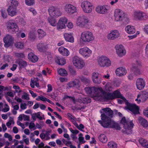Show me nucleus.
Returning <instances> with one entry per match:
<instances>
[{
    "label": "nucleus",
    "instance_id": "1",
    "mask_svg": "<svg viewBox=\"0 0 148 148\" xmlns=\"http://www.w3.org/2000/svg\"><path fill=\"white\" fill-rule=\"evenodd\" d=\"M101 116L102 121H98L104 127L111 128H115L116 130H120L121 127L119 124L112 121L110 118L106 116L105 114H102Z\"/></svg>",
    "mask_w": 148,
    "mask_h": 148
},
{
    "label": "nucleus",
    "instance_id": "2",
    "mask_svg": "<svg viewBox=\"0 0 148 148\" xmlns=\"http://www.w3.org/2000/svg\"><path fill=\"white\" fill-rule=\"evenodd\" d=\"M84 90L87 94L92 95V97L95 100H99L101 96L102 90L101 88L95 86L88 87L85 88Z\"/></svg>",
    "mask_w": 148,
    "mask_h": 148
},
{
    "label": "nucleus",
    "instance_id": "3",
    "mask_svg": "<svg viewBox=\"0 0 148 148\" xmlns=\"http://www.w3.org/2000/svg\"><path fill=\"white\" fill-rule=\"evenodd\" d=\"M90 23V21L89 19L84 15L79 16L77 18L76 22L77 26L82 28L88 27Z\"/></svg>",
    "mask_w": 148,
    "mask_h": 148
},
{
    "label": "nucleus",
    "instance_id": "4",
    "mask_svg": "<svg viewBox=\"0 0 148 148\" xmlns=\"http://www.w3.org/2000/svg\"><path fill=\"white\" fill-rule=\"evenodd\" d=\"M80 38L84 42H89L94 40L95 36L92 32L86 31L81 33Z\"/></svg>",
    "mask_w": 148,
    "mask_h": 148
},
{
    "label": "nucleus",
    "instance_id": "5",
    "mask_svg": "<svg viewBox=\"0 0 148 148\" xmlns=\"http://www.w3.org/2000/svg\"><path fill=\"white\" fill-rule=\"evenodd\" d=\"M48 12L49 15L51 17L58 18L61 16L62 14L59 8L53 6L49 7Z\"/></svg>",
    "mask_w": 148,
    "mask_h": 148
},
{
    "label": "nucleus",
    "instance_id": "6",
    "mask_svg": "<svg viewBox=\"0 0 148 148\" xmlns=\"http://www.w3.org/2000/svg\"><path fill=\"white\" fill-rule=\"evenodd\" d=\"M98 65L101 67H108L111 65V62L106 56H102L99 58L98 60Z\"/></svg>",
    "mask_w": 148,
    "mask_h": 148
},
{
    "label": "nucleus",
    "instance_id": "7",
    "mask_svg": "<svg viewBox=\"0 0 148 148\" xmlns=\"http://www.w3.org/2000/svg\"><path fill=\"white\" fill-rule=\"evenodd\" d=\"M92 4L87 1H84L81 4L83 11L85 13H90L92 11Z\"/></svg>",
    "mask_w": 148,
    "mask_h": 148
},
{
    "label": "nucleus",
    "instance_id": "8",
    "mask_svg": "<svg viewBox=\"0 0 148 148\" xmlns=\"http://www.w3.org/2000/svg\"><path fill=\"white\" fill-rule=\"evenodd\" d=\"M73 62L74 65L78 69H81L85 65L83 61L77 56L73 57Z\"/></svg>",
    "mask_w": 148,
    "mask_h": 148
},
{
    "label": "nucleus",
    "instance_id": "9",
    "mask_svg": "<svg viewBox=\"0 0 148 148\" xmlns=\"http://www.w3.org/2000/svg\"><path fill=\"white\" fill-rule=\"evenodd\" d=\"M134 18L136 20H145L148 18V15L140 11H135L134 13Z\"/></svg>",
    "mask_w": 148,
    "mask_h": 148
},
{
    "label": "nucleus",
    "instance_id": "10",
    "mask_svg": "<svg viewBox=\"0 0 148 148\" xmlns=\"http://www.w3.org/2000/svg\"><path fill=\"white\" fill-rule=\"evenodd\" d=\"M109 9V7L107 5H99L96 7L95 11L98 13L104 14L108 12Z\"/></svg>",
    "mask_w": 148,
    "mask_h": 148
},
{
    "label": "nucleus",
    "instance_id": "11",
    "mask_svg": "<svg viewBox=\"0 0 148 148\" xmlns=\"http://www.w3.org/2000/svg\"><path fill=\"white\" fill-rule=\"evenodd\" d=\"M125 109L130 110L134 114H136L139 113V108L135 104L127 103L126 106L125 107Z\"/></svg>",
    "mask_w": 148,
    "mask_h": 148
},
{
    "label": "nucleus",
    "instance_id": "12",
    "mask_svg": "<svg viewBox=\"0 0 148 148\" xmlns=\"http://www.w3.org/2000/svg\"><path fill=\"white\" fill-rule=\"evenodd\" d=\"M114 16L115 20L116 21H122L125 17V13L119 9H117L115 10Z\"/></svg>",
    "mask_w": 148,
    "mask_h": 148
},
{
    "label": "nucleus",
    "instance_id": "13",
    "mask_svg": "<svg viewBox=\"0 0 148 148\" xmlns=\"http://www.w3.org/2000/svg\"><path fill=\"white\" fill-rule=\"evenodd\" d=\"M79 53L84 57L88 58L91 54L92 51L88 47H84L79 49Z\"/></svg>",
    "mask_w": 148,
    "mask_h": 148
},
{
    "label": "nucleus",
    "instance_id": "14",
    "mask_svg": "<svg viewBox=\"0 0 148 148\" xmlns=\"http://www.w3.org/2000/svg\"><path fill=\"white\" fill-rule=\"evenodd\" d=\"M3 41L5 43L4 46L8 47L12 45L14 42V38L11 36L7 34L3 38Z\"/></svg>",
    "mask_w": 148,
    "mask_h": 148
},
{
    "label": "nucleus",
    "instance_id": "15",
    "mask_svg": "<svg viewBox=\"0 0 148 148\" xmlns=\"http://www.w3.org/2000/svg\"><path fill=\"white\" fill-rule=\"evenodd\" d=\"M116 52L117 55L119 57L125 55L126 51L123 46L121 45H117L115 46Z\"/></svg>",
    "mask_w": 148,
    "mask_h": 148
},
{
    "label": "nucleus",
    "instance_id": "16",
    "mask_svg": "<svg viewBox=\"0 0 148 148\" xmlns=\"http://www.w3.org/2000/svg\"><path fill=\"white\" fill-rule=\"evenodd\" d=\"M65 11L67 13L71 14L77 11L75 6L71 4H66L64 8Z\"/></svg>",
    "mask_w": 148,
    "mask_h": 148
},
{
    "label": "nucleus",
    "instance_id": "17",
    "mask_svg": "<svg viewBox=\"0 0 148 148\" xmlns=\"http://www.w3.org/2000/svg\"><path fill=\"white\" fill-rule=\"evenodd\" d=\"M120 36V34L117 30H115L111 31L110 33L107 36V38L109 40H114Z\"/></svg>",
    "mask_w": 148,
    "mask_h": 148
},
{
    "label": "nucleus",
    "instance_id": "18",
    "mask_svg": "<svg viewBox=\"0 0 148 148\" xmlns=\"http://www.w3.org/2000/svg\"><path fill=\"white\" fill-rule=\"evenodd\" d=\"M67 18L64 17L60 18L57 24V28L59 29H63L65 27V25L67 22Z\"/></svg>",
    "mask_w": 148,
    "mask_h": 148
},
{
    "label": "nucleus",
    "instance_id": "19",
    "mask_svg": "<svg viewBox=\"0 0 148 148\" xmlns=\"http://www.w3.org/2000/svg\"><path fill=\"white\" fill-rule=\"evenodd\" d=\"M134 124L132 121H129L127 124L123 126L125 130L124 132L127 134H129L131 133V129L133 127Z\"/></svg>",
    "mask_w": 148,
    "mask_h": 148
},
{
    "label": "nucleus",
    "instance_id": "20",
    "mask_svg": "<svg viewBox=\"0 0 148 148\" xmlns=\"http://www.w3.org/2000/svg\"><path fill=\"white\" fill-rule=\"evenodd\" d=\"M7 28L9 30H11L12 33H16L18 30V27L15 23H8Z\"/></svg>",
    "mask_w": 148,
    "mask_h": 148
},
{
    "label": "nucleus",
    "instance_id": "21",
    "mask_svg": "<svg viewBox=\"0 0 148 148\" xmlns=\"http://www.w3.org/2000/svg\"><path fill=\"white\" fill-rule=\"evenodd\" d=\"M136 85L138 89L141 90L143 89L145 85V82L143 79H138L136 82Z\"/></svg>",
    "mask_w": 148,
    "mask_h": 148
},
{
    "label": "nucleus",
    "instance_id": "22",
    "mask_svg": "<svg viewBox=\"0 0 148 148\" xmlns=\"http://www.w3.org/2000/svg\"><path fill=\"white\" fill-rule=\"evenodd\" d=\"M99 75L98 73L94 72L92 75V78L93 82L97 84H100L101 82V79L99 78Z\"/></svg>",
    "mask_w": 148,
    "mask_h": 148
},
{
    "label": "nucleus",
    "instance_id": "23",
    "mask_svg": "<svg viewBox=\"0 0 148 148\" xmlns=\"http://www.w3.org/2000/svg\"><path fill=\"white\" fill-rule=\"evenodd\" d=\"M112 93L103 92L102 90V93L101 96L100 97L99 99L103 98L104 99L107 100H112L113 99Z\"/></svg>",
    "mask_w": 148,
    "mask_h": 148
},
{
    "label": "nucleus",
    "instance_id": "24",
    "mask_svg": "<svg viewBox=\"0 0 148 148\" xmlns=\"http://www.w3.org/2000/svg\"><path fill=\"white\" fill-rule=\"evenodd\" d=\"M102 110L104 112L103 114H105V115L107 116H108L110 117H112L113 116V112L111 109L109 108L102 109ZM101 113L102 114V111H100Z\"/></svg>",
    "mask_w": 148,
    "mask_h": 148
},
{
    "label": "nucleus",
    "instance_id": "25",
    "mask_svg": "<svg viewBox=\"0 0 148 148\" xmlns=\"http://www.w3.org/2000/svg\"><path fill=\"white\" fill-rule=\"evenodd\" d=\"M16 8L12 6H10L7 10L8 15L12 16L15 15L17 13Z\"/></svg>",
    "mask_w": 148,
    "mask_h": 148
},
{
    "label": "nucleus",
    "instance_id": "26",
    "mask_svg": "<svg viewBox=\"0 0 148 148\" xmlns=\"http://www.w3.org/2000/svg\"><path fill=\"white\" fill-rule=\"evenodd\" d=\"M116 74L118 76H121L126 74L127 71L125 68L122 67H120L116 69Z\"/></svg>",
    "mask_w": 148,
    "mask_h": 148
},
{
    "label": "nucleus",
    "instance_id": "27",
    "mask_svg": "<svg viewBox=\"0 0 148 148\" xmlns=\"http://www.w3.org/2000/svg\"><path fill=\"white\" fill-rule=\"evenodd\" d=\"M28 58L29 61L33 62H35L38 60L37 56L32 52H30L28 54Z\"/></svg>",
    "mask_w": 148,
    "mask_h": 148
},
{
    "label": "nucleus",
    "instance_id": "28",
    "mask_svg": "<svg viewBox=\"0 0 148 148\" xmlns=\"http://www.w3.org/2000/svg\"><path fill=\"white\" fill-rule=\"evenodd\" d=\"M64 38L67 42H74V38L71 34L65 33L64 34Z\"/></svg>",
    "mask_w": 148,
    "mask_h": 148
},
{
    "label": "nucleus",
    "instance_id": "29",
    "mask_svg": "<svg viewBox=\"0 0 148 148\" xmlns=\"http://www.w3.org/2000/svg\"><path fill=\"white\" fill-rule=\"evenodd\" d=\"M141 97V99L143 101H145L148 98V92L145 91H143L142 92L141 95L139 94L138 95V98Z\"/></svg>",
    "mask_w": 148,
    "mask_h": 148
},
{
    "label": "nucleus",
    "instance_id": "30",
    "mask_svg": "<svg viewBox=\"0 0 148 148\" xmlns=\"http://www.w3.org/2000/svg\"><path fill=\"white\" fill-rule=\"evenodd\" d=\"M113 99L116 98H120L123 100H125V98L123 97L121 94L120 92L118 90H115L112 93Z\"/></svg>",
    "mask_w": 148,
    "mask_h": 148
},
{
    "label": "nucleus",
    "instance_id": "31",
    "mask_svg": "<svg viewBox=\"0 0 148 148\" xmlns=\"http://www.w3.org/2000/svg\"><path fill=\"white\" fill-rule=\"evenodd\" d=\"M139 123L144 127H148V122L147 121L141 117H139L138 118Z\"/></svg>",
    "mask_w": 148,
    "mask_h": 148
},
{
    "label": "nucleus",
    "instance_id": "32",
    "mask_svg": "<svg viewBox=\"0 0 148 148\" xmlns=\"http://www.w3.org/2000/svg\"><path fill=\"white\" fill-rule=\"evenodd\" d=\"M58 50L64 56H67L69 54V51L63 47H60Z\"/></svg>",
    "mask_w": 148,
    "mask_h": 148
},
{
    "label": "nucleus",
    "instance_id": "33",
    "mask_svg": "<svg viewBox=\"0 0 148 148\" xmlns=\"http://www.w3.org/2000/svg\"><path fill=\"white\" fill-rule=\"evenodd\" d=\"M126 32L129 34H133L135 32V29L133 26H127L125 28Z\"/></svg>",
    "mask_w": 148,
    "mask_h": 148
},
{
    "label": "nucleus",
    "instance_id": "34",
    "mask_svg": "<svg viewBox=\"0 0 148 148\" xmlns=\"http://www.w3.org/2000/svg\"><path fill=\"white\" fill-rule=\"evenodd\" d=\"M37 47L39 51H42L47 48V45L46 44L40 42L38 45Z\"/></svg>",
    "mask_w": 148,
    "mask_h": 148
},
{
    "label": "nucleus",
    "instance_id": "35",
    "mask_svg": "<svg viewBox=\"0 0 148 148\" xmlns=\"http://www.w3.org/2000/svg\"><path fill=\"white\" fill-rule=\"evenodd\" d=\"M55 61L56 63L58 64L63 65L66 63L65 59L63 58H61L59 57H57L55 59Z\"/></svg>",
    "mask_w": 148,
    "mask_h": 148
},
{
    "label": "nucleus",
    "instance_id": "36",
    "mask_svg": "<svg viewBox=\"0 0 148 148\" xmlns=\"http://www.w3.org/2000/svg\"><path fill=\"white\" fill-rule=\"evenodd\" d=\"M29 38L31 40H34L36 38V30L34 29L30 32Z\"/></svg>",
    "mask_w": 148,
    "mask_h": 148
},
{
    "label": "nucleus",
    "instance_id": "37",
    "mask_svg": "<svg viewBox=\"0 0 148 148\" xmlns=\"http://www.w3.org/2000/svg\"><path fill=\"white\" fill-rule=\"evenodd\" d=\"M131 70L133 72L134 74L136 75H140L142 74L141 70L138 68L132 67Z\"/></svg>",
    "mask_w": 148,
    "mask_h": 148
},
{
    "label": "nucleus",
    "instance_id": "38",
    "mask_svg": "<svg viewBox=\"0 0 148 148\" xmlns=\"http://www.w3.org/2000/svg\"><path fill=\"white\" fill-rule=\"evenodd\" d=\"M19 93H20L21 94H23L21 96V98L23 99L29 100L30 98L29 97V95L26 92L22 91L21 90H19Z\"/></svg>",
    "mask_w": 148,
    "mask_h": 148
},
{
    "label": "nucleus",
    "instance_id": "39",
    "mask_svg": "<svg viewBox=\"0 0 148 148\" xmlns=\"http://www.w3.org/2000/svg\"><path fill=\"white\" fill-rule=\"evenodd\" d=\"M99 140L102 143H106L108 141V138L104 134H101L99 137Z\"/></svg>",
    "mask_w": 148,
    "mask_h": 148
},
{
    "label": "nucleus",
    "instance_id": "40",
    "mask_svg": "<svg viewBox=\"0 0 148 148\" xmlns=\"http://www.w3.org/2000/svg\"><path fill=\"white\" fill-rule=\"evenodd\" d=\"M56 18L50 16L48 19V21L50 24L52 26H55L56 25Z\"/></svg>",
    "mask_w": 148,
    "mask_h": 148
},
{
    "label": "nucleus",
    "instance_id": "41",
    "mask_svg": "<svg viewBox=\"0 0 148 148\" xmlns=\"http://www.w3.org/2000/svg\"><path fill=\"white\" fill-rule=\"evenodd\" d=\"M38 37L40 39L42 38L46 35V32L41 29H39L37 30Z\"/></svg>",
    "mask_w": 148,
    "mask_h": 148
},
{
    "label": "nucleus",
    "instance_id": "42",
    "mask_svg": "<svg viewBox=\"0 0 148 148\" xmlns=\"http://www.w3.org/2000/svg\"><path fill=\"white\" fill-rule=\"evenodd\" d=\"M78 78L80 79L82 82L86 84H88L90 82L89 78H86L83 76H78Z\"/></svg>",
    "mask_w": 148,
    "mask_h": 148
},
{
    "label": "nucleus",
    "instance_id": "43",
    "mask_svg": "<svg viewBox=\"0 0 148 148\" xmlns=\"http://www.w3.org/2000/svg\"><path fill=\"white\" fill-rule=\"evenodd\" d=\"M79 100H81L83 103H90L91 101V99L88 97L81 98V99H79Z\"/></svg>",
    "mask_w": 148,
    "mask_h": 148
},
{
    "label": "nucleus",
    "instance_id": "44",
    "mask_svg": "<svg viewBox=\"0 0 148 148\" xmlns=\"http://www.w3.org/2000/svg\"><path fill=\"white\" fill-rule=\"evenodd\" d=\"M142 66V63L140 61H136L134 63H133L132 67L138 68Z\"/></svg>",
    "mask_w": 148,
    "mask_h": 148
},
{
    "label": "nucleus",
    "instance_id": "45",
    "mask_svg": "<svg viewBox=\"0 0 148 148\" xmlns=\"http://www.w3.org/2000/svg\"><path fill=\"white\" fill-rule=\"evenodd\" d=\"M59 74L61 75L62 76H66L68 74L66 70L62 69H60L58 71Z\"/></svg>",
    "mask_w": 148,
    "mask_h": 148
},
{
    "label": "nucleus",
    "instance_id": "46",
    "mask_svg": "<svg viewBox=\"0 0 148 148\" xmlns=\"http://www.w3.org/2000/svg\"><path fill=\"white\" fill-rule=\"evenodd\" d=\"M27 65V62L22 60H19V66L20 68H24Z\"/></svg>",
    "mask_w": 148,
    "mask_h": 148
},
{
    "label": "nucleus",
    "instance_id": "47",
    "mask_svg": "<svg viewBox=\"0 0 148 148\" xmlns=\"http://www.w3.org/2000/svg\"><path fill=\"white\" fill-rule=\"evenodd\" d=\"M25 3L28 6L32 5L35 3V0H25Z\"/></svg>",
    "mask_w": 148,
    "mask_h": 148
},
{
    "label": "nucleus",
    "instance_id": "48",
    "mask_svg": "<svg viewBox=\"0 0 148 148\" xmlns=\"http://www.w3.org/2000/svg\"><path fill=\"white\" fill-rule=\"evenodd\" d=\"M108 145L109 148H117L116 144L113 142L108 143Z\"/></svg>",
    "mask_w": 148,
    "mask_h": 148
},
{
    "label": "nucleus",
    "instance_id": "49",
    "mask_svg": "<svg viewBox=\"0 0 148 148\" xmlns=\"http://www.w3.org/2000/svg\"><path fill=\"white\" fill-rule=\"evenodd\" d=\"M8 1L11 3V6L16 8L18 4V2L17 1L15 0H9Z\"/></svg>",
    "mask_w": 148,
    "mask_h": 148
},
{
    "label": "nucleus",
    "instance_id": "50",
    "mask_svg": "<svg viewBox=\"0 0 148 148\" xmlns=\"http://www.w3.org/2000/svg\"><path fill=\"white\" fill-rule=\"evenodd\" d=\"M12 142L14 143V145L12 146L11 147L12 148H18V146H17L18 143V140L14 139Z\"/></svg>",
    "mask_w": 148,
    "mask_h": 148
},
{
    "label": "nucleus",
    "instance_id": "51",
    "mask_svg": "<svg viewBox=\"0 0 148 148\" xmlns=\"http://www.w3.org/2000/svg\"><path fill=\"white\" fill-rule=\"evenodd\" d=\"M83 134L82 133H80L79 134V137L78 140L79 143H84L85 142V141L84 140V138L82 136Z\"/></svg>",
    "mask_w": 148,
    "mask_h": 148
},
{
    "label": "nucleus",
    "instance_id": "52",
    "mask_svg": "<svg viewBox=\"0 0 148 148\" xmlns=\"http://www.w3.org/2000/svg\"><path fill=\"white\" fill-rule=\"evenodd\" d=\"M69 69L70 73L72 75H76V71L72 67H69Z\"/></svg>",
    "mask_w": 148,
    "mask_h": 148
},
{
    "label": "nucleus",
    "instance_id": "53",
    "mask_svg": "<svg viewBox=\"0 0 148 148\" xmlns=\"http://www.w3.org/2000/svg\"><path fill=\"white\" fill-rule=\"evenodd\" d=\"M72 82L75 87L79 86L80 84V82L78 79H75Z\"/></svg>",
    "mask_w": 148,
    "mask_h": 148
},
{
    "label": "nucleus",
    "instance_id": "54",
    "mask_svg": "<svg viewBox=\"0 0 148 148\" xmlns=\"http://www.w3.org/2000/svg\"><path fill=\"white\" fill-rule=\"evenodd\" d=\"M12 123L13 124L14 123V119L12 118L11 117H10L9 118V121L7 122L6 123V125L8 127H9L11 125Z\"/></svg>",
    "mask_w": 148,
    "mask_h": 148
},
{
    "label": "nucleus",
    "instance_id": "55",
    "mask_svg": "<svg viewBox=\"0 0 148 148\" xmlns=\"http://www.w3.org/2000/svg\"><path fill=\"white\" fill-rule=\"evenodd\" d=\"M129 121H128V120H127L126 119V118L125 117H123L122 118L121 121V124L123 125V126H124L125 124H127Z\"/></svg>",
    "mask_w": 148,
    "mask_h": 148
},
{
    "label": "nucleus",
    "instance_id": "56",
    "mask_svg": "<svg viewBox=\"0 0 148 148\" xmlns=\"http://www.w3.org/2000/svg\"><path fill=\"white\" fill-rule=\"evenodd\" d=\"M85 106H84L83 105H79L76 106L75 108L77 110H81L85 108Z\"/></svg>",
    "mask_w": 148,
    "mask_h": 148
},
{
    "label": "nucleus",
    "instance_id": "57",
    "mask_svg": "<svg viewBox=\"0 0 148 148\" xmlns=\"http://www.w3.org/2000/svg\"><path fill=\"white\" fill-rule=\"evenodd\" d=\"M47 98L45 97H44L42 96H39L38 97L36 98V99L37 101H39L41 100L43 101H46Z\"/></svg>",
    "mask_w": 148,
    "mask_h": 148
},
{
    "label": "nucleus",
    "instance_id": "58",
    "mask_svg": "<svg viewBox=\"0 0 148 148\" xmlns=\"http://www.w3.org/2000/svg\"><path fill=\"white\" fill-rule=\"evenodd\" d=\"M36 80L34 79L33 80L32 79L31 80L30 82V86L32 88H34V85L36 84V83L37 82Z\"/></svg>",
    "mask_w": 148,
    "mask_h": 148
},
{
    "label": "nucleus",
    "instance_id": "59",
    "mask_svg": "<svg viewBox=\"0 0 148 148\" xmlns=\"http://www.w3.org/2000/svg\"><path fill=\"white\" fill-rule=\"evenodd\" d=\"M29 128L30 129H33L34 130H35L36 129L35 124L34 123H29Z\"/></svg>",
    "mask_w": 148,
    "mask_h": 148
},
{
    "label": "nucleus",
    "instance_id": "60",
    "mask_svg": "<svg viewBox=\"0 0 148 148\" xmlns=\"http://www.w3.org/2000/svg\"><path fill=\"white\" fill-rule=\"evenodd\" d=\"M4 136L5 138H8L9 141H10L12 140V136L8 134L5 133L4 134Z\"/></svg>",
    "mask_w": 148,
    "mask_h": 148
},
{
    "label": "nucleus",
    "instance_id": "61",
    "mask_svg": "<svg viewBox=\"0 0 148 148\" xmlns=\"http://www.w3.org/2000/svg\"><path fill=\"white\" fill-rule=\"evenodd\" d=\"M146 140H144L143 142L141 143L140 142V143L143 146L147 148H148V143H146Z\"/></svg>",
    "mask_w": 148,
    "mask_h": 148
},
{
    "label": "nucleus",
    "instance_id": "62",
    "mask_svg": "<svg viewBox=\"0 0 148 148\" xmlns=\"http://www.w3.org/2000/svg\"><path fill=\"white\" fill-rule=\"evenodd\" d=\"M20 108L22 110H24L27 108V104L25 103H21L20 105Z\"/></svg>",
    "mask_w": 148,
    "mask_h": 148
},
{
    "label": "nucleus",
    "instance_id": "63",
    "mask_svg": "<svg viewBox=\"0 0 148 148\" xmlns=\"http://www.w3.org/2000/svg\"><path fill=\"white\" fill-rule=\"evenodd\" d=\"M1 12L2 17L4 18H6L7 17V14L5 11L2 10H1Z\"/></svg>",
    "mask_w": 148,
    "mask_h": 148
},
{
    "label": "nucleus",
    "instance_id": "64",
    "mask_svg": "<svg viewBox=\"0 0 148 148\" xmlns=\"http://www.w3.org/2000/svg\"><path fill=\"white\" fill-rule=\"evenodd\" d=\"M143 114L144 116L148 117V108H147L143 110Z\"/></svg>",
    "mask_w": 148,
    "mask_h": 148
}]
</instances>
